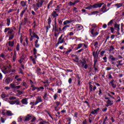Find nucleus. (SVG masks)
<instances>
[{"label":"nucleus","mask_w":124,"mask_h":124,"mask_svg":"<svg viewBox=\"0 0 124 124\" xmlns=\"http://www.w3.org/2000/svg\"><path fill=\"white\" fill-rule=\"evenodd\" d=\"M108 60H109V61H111V62H115V61H117L118 59L114 58L113 55H111L109 56Z\"/></svg>","instance_id":"obj_13"},{"label":"nucleus","mask_w":124,"mask_h":124,"mask_svg":"<svg viewBox=\"0 0 124 124\" xmlns=\"http://www.w3.org/2000/svg\"><path fill=\"white\" fill-rule=\"evenodd\" d=\"M36 58H33L32 56H31V60L32 61L33 64H36Z\"/></svg>","instance_id":"obj_16"},{"label":"nucleus","mask_w":124,"mask_h":124,"mask_svg":"<svg viewBox=\"0 0 124 124\" xmlns=\"http://www.w3.org/2000/svg\"><path fill=\"white\" fill-rule=\"evenodd\" d=\"M55 104H56V106L58 107L60 106V105H61V102H56Z\"/></svg>","instance_id":"obj_58"},{"label":"nucleus","mask_w":124,"mask_h":124,"mask_svg":"<svg viewBox=\"0 0 124 124\" xmlns=\"http://www.w3.org/2000/svg\"><path fill=\"white\" fill-rule=\"evenodd\" d=\"M107 104H108L110 106H112L113 105V101H111L110 100H108L107 101Z\"/></svg>","instance_id":"obj_28"},{"label":"nucleus","mask_w":124,"mask_h":124,"mask_svg":"<svg viewBox=\"0 0 124 124\" xmlns=\"http://www.w3.org/2000/svg\"><path fill=\"white\" fill-rule=\"evenodd\" d=\"M114 29L117 31H120V25L115 24V25H114Z\"/></svg>","instance_id":"obj_17"},{"label":"nucleus","mask_w":124,"mask_h":124,"mask_svg":"<svg viewBox=\"0 0 124 124\" xmlns=\"http://www.w3.org/2000/svg\"><path fill=\"white\" fill-rule=\"evenodd\" d=\"M74 21V20H65L63 22V25L64 26H66V25H67L68 24H71V23Z\"/></svg>","instance_id":"obj_14"},{"label":"nucleus","mask_w":124,"mask_h":124,"mask_svg":"<svg viewBox=\"0 0 124 124\" xmlns=\"http://www.w3.org/2000/svg\"><path fill=\"white\" fill-rule=\"evenodd\" d=\"M17 93L18 94H19V95H21V94H22L23 93V92L22 91H20L19 90L17 91Z\"/></svg>","instance_id":"obj_61"},{"label":"nucleus","mask_w":124,"mask_h":124,"mask_svg":"<svg viewBox=\"0 0 124 124\" xmlns=\"http://www.w3.org/2000/svg\"><path fill=\"white\" fill-rule=\"evenodd\" d=\"M10 104H11L12 105H13L14 104H16L17 105H19V102L18 100H15V101H11L9 102Z\"/></svg>","instance_id":"obj_12"},{"label":"nucleus","mask_w":124,"mask_h":124,"mask_svg":"<svg viewBox=\"0 0 124 124\" xmlns=\"http://www.w3.org/2000/svg\"><path fill=\"white\" fill-rule=\"evenodd\" d=\"M115 6H116L117 8H120V7H122V6H123V3H120L118 4H116L115 5Z\"/></svg>","instance_id":"obj_32"},{"label":"nucleus","mask_w":124,"mask_h":124,"mask_svg":"<svg viewBox=\"0 0 124 124\" xmlns=\"http://www.w3.org/2000/svg\"><path fill=\"white\" fill-rule=\"evenodd\" d=\"M110 30L111 33H114V31H115V29H114V28L112 27H110Z\"/></svg>","instance_id":"obj_56"},{"label":"nucleus","mask_w":124,"mask_h":124,"mask_svg":"<svg viewBox=\"0 0 124 124\" xmlns=\"http://www.w3.org/2000/svg\"><path fill=\"white\" fill-rule=\"evenodd\" d=\"M25 12H26V10H24L21 12V13L20 14L21 18H23V16H24V14H25Z\"/></svg>","instance_id":"obj_40"},{"label":"nucleus","mask_w":124,"mask_h":124,"mask_svg":"<svg viewBox=\"0 0 124 124\" xmlns=\"http://www.w3.org/2000/svg\"><path fill=\"white\" fill-rule=\"evenodd\" d=\"M10 23H11L10 18H7V25L8 27H9V26H10Z\"/></svg>","instance_id":"obj_38"},{"label":"nucleus","mask_w":124,"mask_h":124,"mask_svg":"<svg viewBox=\"0 0 124 124\" xmlns=\"http://www.w3.org/2000/svg\"><path fill=\"white\" fill-rule=\"evenodd\" d=\"M68 5H69V6H74V5H75V4H74V2H73L72 1H70L68 3Z\"/></svg>","instance_id":"obj_36"},{"label":"nucleus","mask_w":124,"mask_h":124,"mask_svg":"<svg viewBox=\"0 0 124 124\" xmlns=\"http://www.w3.org/2000/svg\"><path fill=\"white\" fill-rule=\"evenodd\" d=\"M20 3H21L22 6H26V3L25 2V1H21Z\"/></svg>","instance_id":"obj_53"},{"label":"nucleus","mask_w":124,"mask_h":124,"mask_svg":"<svg viewBox=\"0 0 124 124\" xmlns=\"http://www.w3.org/2000/svg\"><path fill=\"white\" fill-rule=\"evenodd\" d=\"M9 29H10L9 28H7L5 29L4 32H7V31H9Z\"/></svg>","instance_id":"obj_64"},{"label":"nucleus","mask_w":124,"mask_h":124,"mask_svg":"<svg viewBox=\"0 0 124 124\" xmlns=\"http://www.w3.org/2000/svg\"><path fill=\"white\" fill-rule=\"evenodd\" d=\"M93 9V5H90V6L86 7L85 9Z\"/></svg>","instance_id":"obj_57"},{"label":"nucleus","mask_w":124,"mask_h":124,"mask_svg":"<svg viewBox=\"0 0 124 124\" xmlns=\"http://www.w3.org/2000/svg\"><path fill=\"white\" fill-rule=\"evenodd\" d=\"M33 32H32V30L29 29V34L30 35V41H32L33 40V34H32Z\"/></svg>","instance_id":"obj_10"},{"label":"nucleus","mask_w":124,"mask_h":124,"mask_svg":"<svg viewBox=\"0 0 124 124\" xmlns=\"http://www.w3.org/2000/svg\"><path fill=\"white\" fill-rule=\"evenodd\" d=\"M36 71L37 74H41V69H40V68H37V70Z\"/></svg>","instance_id":"obj_33"},{"label":"nucleus","mask_w":124,"mask_h":124,"mask_svg":"<svg viewBox=\"0 0 124 124\" xmlns=\"http://www.w3.org/2000/svg\"><path fill=\"white\" fill-rule=\"evenodd\" d=\"M111 85V87H112V88L113 89H115V88L117 87V85H116V84H115V83H110Z\"/></svg>","instance_id":"obj_54"},{"label":"nucleus","mask_w":124,"mask_h":124,"mask_svg":"<svg viewBox=\"0 0 124 124\" xmlns=\"http://www.w3.org/2000/svg\"><path fill=\"white\" fill-rule=\"evenodd\" d=\"M31 89L32 90V91H35V90H37V87H35L34 85H32L31 86Z\"/></svg>","instance_id":"obj_31"},{"label":"nucleus","mask_w":124,"mask_h":124,"mask_svg":"<svg viewBox=\"0 0 124 124\" xmlns=\"http://www.w3.org/2000/svg\"><path fill=\"white\" fill-rule=\"evenodd\" d=\"M83 47V44H79L78 45V48L77 50H78V49H80V48Z\"/></svg>","instance_id":"obj_44"},{"label":"nucleus","mask_w":124,"mask_h":124,"mask_svg":"<svg viewBox=\"0 0 124 124\" xmlns=\"http://www.w3.org/2000/svg\"><path fill=\"white\" fill-rule=\"evenodd\" d=\"M98 13H99V12L96 11L92 12L91 14H89V15H95V14H97Z\"/></svg>","instance_id":"obj_37"},{"label":"nucleus","mask_w":124,"mask_h":124,"mask_svg":"<svg viewBox=\"0 0 124 124\" xmlns=\"http://www.w3.org/2000/svg\"><path fill=\"white\" fill-rule=\"evenodd\" d=\"M32 34H33V37H35V38H37V39H39V37L38 36V35L36 34L35 32H33Z\"/></svg>","instance_id":"obj_34"},{"label":"nucleus","mask_w":124,"mask_h":124,"mask_svg":"<svg viewBox=\"0 0 124 124\" xmlns=\"http://www.w3.org/2000/svg\"><path fill=\"white\" fill-rule=\"evenodd\" d=\"M36 102L37 104L40 103V102H42V98L41 96H37L36 99Z\"/></svg>","instance_id":"obj_11"},{"label":"nucleus","mask_w":124,"mask_h":124,"mask_svg":"<svg viewBox=\"0 0 124 124\" xmlns=\"http://www.w3.org/2000/svg\"><path fill=\"white\" fill-rule=\"evenodd\" d=\"M76 28L77 29H79V31H81V30H82L83 29V26L80 25V24H77L76 25Z\"/></svg>","instance_id":"obj_24"},{"label":"nucleus","mask_w":124,"mask_h":124,"mask_svg":"<svg viewBox=\"0 0 124 124\" xmlns=\"http://www.w3.org/2000/svg\"><path fill=\"white\" fill-rule=\"evenodd\" d=\"M16 58H17V53L15 51L13 57V62H15V61H16Z\"/></svg>","instance_id":"obj_23"},{"label":"nucleus","mask_w":124,"mask_h":124,"mask_svg":"<svg viewBox=\"0 0 124 124\" xmlns=\"http://www.w3.org/2000/svg\"><path fill=\"white\" fill-rule=\"evenodd\" d=\"M104 54H105V51H102L101 52L100 56L101 57H103V56H104Z\"/></svg>","instance_id":"obj_59"},{"label":"nucleus","mask_w":124,"mask_h":124,"mask_svg":"<svg viewBox=\"0 0 124 124\" xmlns=\"http://www.w3.org/2000/svg\"><path fill=\"white\" fill-rule=\"evenodd\" d=\"M1 71L4 74H7L8 73H9V67L7 66H4L1 68Z\"/></svg>","instance_id":"obj_3"},{"label":"nucleus","mask_w":124,"mask_h":124,"mask_svg":"<svg viewBox=\"0 0 124 124\" xmlns=\"http://www.w3.org/2000/svg\"><path fill=\"white\" fill-rule=\"evenodd\" d=\"M89 89L91 92H94L95 90H96V86H93L92 84L89 85Z\"/></svg>","instance_id":"obj_9"},{"label":"nucleus","mask_w":124,"mask_h":124,"mask_svg":"<svg viewBox=\"0 0 124 124\" xmlns=\"http://www.w3.org/2000/svg\"><path fill=\"white\" fill-rule=\"evenodd\" d=\"M97 45H98V42H95L94 43V46L95 48H96V47H97Z\"/></svg>","instance_id":"obj_63"},{"label":"nucleus","mask_w":124,"mask_h":124,"mask_svg":"<svg viewBox=\"0 0 124 124\" xmlns=\"http://www.w3.org/2000/svg\"><path fill=\"white\" fill-rule=\"evenodd\" d=\"M63 36V34H62L61 36L58 39V42L57 43V44H62V43H63V42H65V39L64 38H62V37Z\"/></svg>","instance_id":"obj_4"},{"label":"nucleus","mask_w":124,"mask_h":124,"mask_svg":"<svg viewBox=\"0 0 124 124\" xmlns=\"http://www.w3.org/2000/svg\"><path fill=\"white\" fill-rule=\"evenodd\" d=\"M36 4H33V6L35 11L38 10L39 8L42 7L43 3L45 2V0H36Z\"/></svg>","instance_id":"obj_1"},{"label":"nucleus","mask_w":124,"mask_h":124,"mask_svg":"<svg viewBox=\"0 0 124 124\" xmlns=\"http://www.w3.org/2000/svg\"><path fill=\"white\" fill-rule=\"evenodd\" d=\"M14 37V35L13 34H11L10 35L9 40H11L13 39Z\"/></svg>","instance_id":"obj_49"},{"label":"nucleus","mask_w":124,"mask_h":124,"mask_svg":"<svg viewBox=\"0 0 124 124\" xmlns=\"http://www.w3.org/2000/svg\"><path fill=\"white\" fill-rule=\"evenodd\" d=\"M93 56L94 57V60H97V57H98L97 55L95 54L94 53H93Z\"/></svg>","instance_id":"obj_55"},{"label":"nucleus","mask_w":124,"mask_h":124,"mask_svg":"<svg viewBox=\"0 0 124 124\" xmlns=\"http://www.w3.org/2000/svg\"><path fill=\"white\" fill-rule=\"evenodd\" d=\"M22 86H23V87H25L26 89H28V88H29V86L26 82H23Z\"/></svg>","instance_id":"obj_41"},{"label":"nucleus","mask_w":124,"mask_h":124,"mask_svg":"<svg viewBox=\"0 0 124 124\" xmlns=\"http://www.w3.org/2000/svg\"><path fill=\"white\" fill-rule=\"evenodd\" d=\"M16 51H20V45L19 44L16 45Z\"/></svg>","instance_id":"obj_45"},{"label":"nucleus","mask_w":124,"mask_h":124,"mask_svg":"<svg viewBox=\"0 0 124 124\" xmlns=\"http://www.w3.org/2000/svg\"><path fill=\"white\" fill-rule=\"evenodd\" d=\"M24 117L23 116H20L18 117V118L17 119V121L18 122V123H21V122H22L23 121H24Z\"/></svg>","instance_id":"obj_18"},{"label":"nucleus","mask_w":124,"mask_h":124,"mask_svg":"<svg viewBox=\"0 0 124 124\" xmlns=\"http://www.w3.org/2000/svg\"><path fill=\"white\" fill-rule=\"evenodd\" d=\"M6 84H9L11 82H12V79L10 78H7L5 81Z\"/></svg>","instance_id":"obj_21"},{"label":"nucleus","mask_w":124,"mask_h":124,"mask_svg":"<svg viewBox=\"0 0 124 124\" xmlns=\"http://www.w3.org/2000/svg\"><path fill=\"white\" fill-rule=\"evenodd\" d=\"M112 24H113V20H110L108 24V26H112Z\"/></svg>","instance_id":"obj_62"},{"label":"nucleus","mask_w":124,"mask_h":124,"mask_svg":"<svg viewBox=\"0 0 124 124\" xmlns=\"http://www.w3.org/2000/svg\"><path fill=\"white\" fill-rule=\"evenodd\" d=\"M24 58L21 57V58H20V60H19L18 61V62H19L20 63H22V62H24Z\"/></svg>","instance_id":"obj_51"},{"label":"nucleus","mask_w":124,"mask_h":124,"mask_svg":"<svg viewBox=\"0 0 124 124\" xmlns=\"http://www.w3.org/2000/svg\"><path fill=\"white\" fill-rule=\"evenodd\" d=\"M108 120V117L107 116H106L105 118V119L103 122V124H106V121Z\"/></svg>","instance_id":"obj_46"},{"label":"nucleus","mask_w":124,"mask_h":124,"mask_svg":"<svg viewBox=\"0 0 124 124\" xmlns=\"http://www.w3.org/2000/svg\"><path fill=\"white\" fill-rule=\"evenodd\" d=\"M80 64H82V67L84 68L85 69H87L88 67V64H87V63L86 62V61H84V62L81 61L80 62Z\"/></svg>","instance_id":"obj_6"},{"label":"nucleus","mask_w":124,"mask_h":124,"mask_svg":"<svg viewBox=\"0 0 124 124\" xmlns=\"http://www.w3.org/2000/svg\"><path fill=\"white\" fill-rule=\"evenodd\" d=\"M91 26L92 27V28L90 29V32L92 36L94 37L96 36V35H98V32L97 31L94 32V29L97 27L96 24H93L91 25Z\"/></svg>","instance_id":"obj_2"},{"label":"nucleus","mask_w":124,"mask_h":124,"mask_svg":"<svg viewBox=\"0 0 124 124\" xmlns=\"http://www.w3.org/2000/svg\"><path fill=\"white\" fill-rule=\"evenodd\" d=\"M69 28V25L65 26L64 27L62 28V30L63 31H65L66 30V28Z\"/></svg>","instance_id":"obj_52"},{"label":"nucleus","mask_w":124,"mask_h":124,"mask_svg":"<svg viewBox=\"0 0 124 124\" xmlns=\"http://www.w3.org/2000/svg\"><path fill=\"white\" fill-rule=\"evenodd\" d=\"M9 99H10V100H15V99H16V97L11 96L9 97Z\"/></svg>","instance_id":"obj_47"},{"label":"nucleus","mask_w":124,"mask_h":124,"mask_svg":"<svg viewBox=\"0 0 124 124\" xmlns=\"http://www.w3.org/2000/svg\"><path fill=\"white\" fill-rule=\"evenodd\" d=\"M97 112H99V108H97L96 109H94L91 112L92 115H94L95 114H97Z\"/></svg>","instance_id":"obj_15"},{"label":"nucleus","mask_w":124,"mask_h":124,"mask_svg":"<svg viewBox=\"0 0 124 124\" xmlns=\"http://www.w3.org/2000/svg\"><path fill=\"white\" fill-rule=\"evenodd\" d=\"M7 114L8 116H13V113H12V111H10V110H8L7 111Z\"/></svg>","instance_id":"obj_30"},{"label":"nucleus","mask_w":124,"mask_h":124,"mask_svg":"<svg viewBox=\"0 0 124 124\" xmlns=\"http://www.w3.org/2000/svg\"><path fill=\"white\" fill-rule=\"evenodd\" d=\"M8 96V95H6V94L3 93L1 95V97L2 98H5V97H7Z\"/></svg>","instance_id":"obj_43"},{"label":"nucleus","mask_w":124,"mask_h":124,"mask_svg":"<svg viewBox=\"0 0 124 124\" xmlns=\"http://www.w3.org/2000/svg\"><path fill=\"white\" fill-rule=\"evenodd\" d=\"M72 52V49H70L69 50L66 51L65 54L69 55L70 52Z\"/></svg>","instance_id":"obj_50"},{"label":"nucleus","mask_w":124,"mask_h":124,"mask_svg":"<svg viewBox=\"0 0 124 124\" xmlns=\"http://www.w3.org/2000/svg\"><path fill=\"white\" fill-rule=\"evenodd\" d=\"M28 22H29V19L27 18H24V25H27Z\"/></svg>","instance_id":"obj_35"},{"label":"nucleus","mask_w":124,"mask_h":124,"mask_svg":"<svg viewBox=\"0 0 124 124\" xmlns=\"http://www.w3.org/2000/svg\"><path fill=\"white\" fill-rule=\"evenodd\" d=\"M33 53H34V57L36 59H37V56H36V54H37V50H36V48H34L33 49Z\"/></svg>","instance_id":"obj_27"},{"label":"nucleus","mask_w":124,"mask_h":124,"mask_svg":"<svg viewBox=\"0 0 124 124\" xmlns=\"http://www.w3.org/2000/svg\"><path fill=\"white\" fill-rule=\"evenodd\" d=\"M21 102L22 104H25V105H27V104H28V100L27 99V98L23 99L21 100Z\"/></svg>","instance_id":"obj_20"},{"label":"nucleus","mask_w":124,"mask_h":124,"mask_svg":"<svg viewBox=\"0 0 124 124\" xmlns=\"http://www.w3.org/2000/svg\"><path fill=\"white\" fill-rule=\"evenodd\" d=\"M30 105L31 106H35V105H37V103L35 102H31L30 103Z\"/></svg>","instance_id":"obj_39"},{"label":"nucleus","mask_w":124,"mask_h":124,"mask_svg":"<svg viewBox=\"0 0 124 124\" xmlns=\"http://www.w3.org/2000/svg\"><path fill=\"white\" fill-rule=\"evenodd\" d=\"M101 12H103V13H105L106 12V5L103 6V7L101 9Z\"/></svg>","instance_id":"obj_25"},{"label":"nucleus","mask_w":124,"mask_h":124,"mask_svg":"<svg viewBox=\"0 0 124 124\" xmlns=\"http://www.w3.org/2000/svg\"><path fill=\"white\" fill-rule=\"evenodd\" d=\"M13 32V29H9L8 33V34H12V33Z\"/></svg>","instance_id":"obj_48"},{"label":"nucleus","mask_w":124,"mask_h":124,"mask_svg":"<svg viewBox=\"0 0 124 124\" xmlns=\"http://www.w3.org/2000/svg\"><path fill=\"white\" fill-rule=\"evenodd\" d=\"M52 15L53 18H56V17H58V16H59V15L57 14L56 11H53V12L52 13Z\"/></svg>","instance_id":"obj_26"},{"label":"nucleus","mask_w":124,"mask_h":124,"mask_svg":"<svg viewBox=\"0 0 124 124\" xmlns=\"http://www.w3.org/2000/svg\"><path fill=\"white\" fill-rule=\"evenodd\" d=\"M104 4V3H96L92 5V8L93 9H95V8H100Z\"/></svg>","instance_id":"obj_5"},{"label":"nucleus","mask_w":124,"mask_h":124,"mask_svg":"<svg viewBox=\"0 0 124 124\" xmlns=\"http://www.w3.org/2000/svg\"><path fill=\"white\" fill-rule=\"evenodd\" d=\"M52 4H53V0H51L50 1V2H49V3L47 5V8H49L50 6H51V5H52Z\"/></svg>","instance_id":"obj_42"},{"label":"nucleus","mask_w":124,"mask_h":124,"mask_svg":"<svg viewBox=\"0 0 124 124\" xmlns=\"http://www.w3.org/2000/svg\"><path fill=\"white\" fill-rule=\"evenodd\" d=\"M10 87L12 89H16V90H19V89L21 88V85H19L17 86L14 83H12L10 84Z\"/></svg>","instance_id":"obj_8"},{"label":"nucleus","mask_w":124,"mask_h":124,"mask_svg":"<svg viewBox=\"0 0 124 124\" xmlns=\"http://www.w3.org/2000/svg\"><path fill=\"white\" fill-rule=\"evenodd\" d=\"M31 119V115L28 114L23 119L24 122H29Z\"/></svg>","instance_id":"obj_7"},{"label":"nucleus","mask_w":124,"mask_h":124,"mask_svg":"<svg viewBox=\"0 0 124 124\" xmlns=\"http://www.w3.org/2000/svg\"><path fill=\"white\" fill-rule=\"evenodd\" d=\"M14 40L13 41H9L8 42V45L9 46H10V47H13V46H14Z\"/></svg>","instance_id":"obj_19"},{"label":"nucleus","mask_w":124,"mask_h":124,"mask_svg":"<svg viewBox=\"0 0 124 124\" xmlns=\"http://www.w3.org/2000/svg\"><path fill=\"white\" fill-rule=\"evenodd\" d=\"M53 29H54L55 31V33L54 34V36H55V37H58V36H59V33H57V31H58V29L57 28V27H55Z\"/></svg>","instance_id":"obj_22"},{"label":"nucleus","mask_w":124,"mask_h":124,"mask_svg":"<svg viewBox=\"0 0 124 124\" xmlns=\"http://www.w3.org/2000/svg\"><path fill=\"white\" fill-rule=\"evenodd\" d=\"M43 90H44V87H40L39 88L37 87V91L38 92H43Z\"/></svg>","instance_id":"obj_29"},{"label":"nucleus","mask_w":124,"mask_h":124,"mask_svg":"<svg viewBox=\"0 0 124 124\" xmlns=\"http://www.w3.org/2000/svg\"><path fill=\"white\" fill-rule=\"evenodd\" d=\"M47 23L48 25H51V18H48V19H47Z\"/></svg>","instance_id":"obj_60"}]
</instances>
